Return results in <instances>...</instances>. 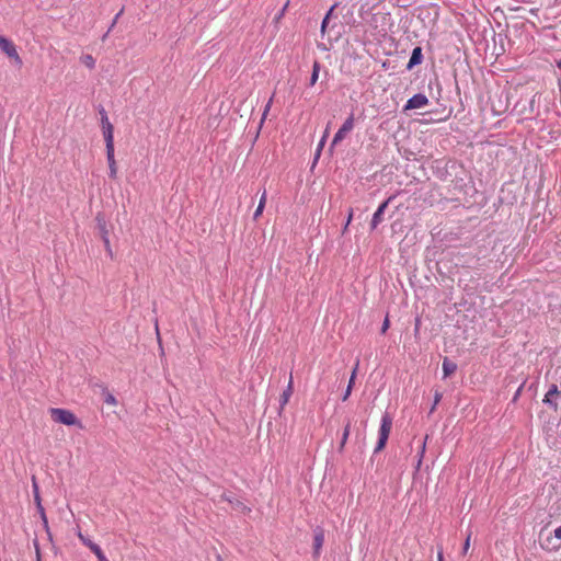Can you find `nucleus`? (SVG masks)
Masks as SVG:
<instances>
[{
	"label": "nucleus",
	"instance_id": "16",
	"mask_svg": "<svg viewBox=\"0 0 561 561\" xmlns=\"http://www.w3.org/2000/svg\"><path fill=\"white\" fill-rule=\"evenodd\" d=\"M321 69V65L319 61H314L312 66V73L310 78V85H314L319 78V72Z\"/></svg>",
	"mask_w": 561,
	"mask_h": 561
},
{
	"label": "nucleus",
	"instance_id": "33",
	"mask_svg": "<svg viewBox=\"0 0 561 561\" xmlns=\"http://www.w3.org/2000/svg\"><path fill=\"white\" fill-rule=\"evenodd\" d=\"M352 218H353V209H351L350 213H348V217H347V221H346V225L344 227V230L347 229L350 222L352 221Z\"/></svg>",
	"mask_w": 561,
	"mask_h": 561
},
{
	"label": "nucleus",
	"instance_id": "2",
	"mask_svg": "<svg viewBox=\"0 0 561 561\" xmlns=\"http://www.w3.org/2000/svg\"><path fill=\"white\" fill-rule=\"evenodd\" d=\"M391 428L392 419L388 413H385L381 417V424L378 431V442L374 450L375 454L380 453L386 447Z\"/></svg>",
	"mask_w": 561,
	"mask_h": 561
},
{
	"label": "nucleus",
	"instance_id": "20",
	"mask_svg": "<svg viewBox=\"0 0 561 561\" xmlns=\"http://www.w3.org/2000/svg\"><path fill=\"white\" fill-rule=\"evenodd\" d=\"M81 60H82L83 65L87 66L88 68H90V69L94 68L95 60L91 55H84L81 58Z\"/></svg>",
	"mask_w": 561,
	"mask_h": 561
},
{
	"label": "nucleus",
	"instance_id": "38",
	"mask_svg": "<svg viewBox=\"0 0 561 561\" xmlns=\"http://www.w3.org/2000/svg\"><path fill=\"white\" fill-rule=\"evenodd\" d=\"M42 522H43V525H44L45 529L48 530V519H47V517H45V519H42Z\"/></svg>",
	"mask_w": 561,
	"mask_h": 561
},
{
	"label": "nucleus",
	"instance_id": "31",
	"mask_svg": "<svg viewBox=\"0 0 561 561\" xmlns=\"http://www.w3.org/2000/svg\"><path fill=\"white\" fill-rule=\"evenodd\" d=\"M440 399H442V393H440V392H438V391H436V392H435V398H434V405H433V408H432V411L435 409L436 404H438V402L440 401Z\"/></svg>",
	"mask_w": 561,
	"mask_h": 561
},
{
	"label": "nucleus",
	"instance_id": "22",
	"mask_svg": "<svg viewBox=\"0 0 561 561\" xmlns=\"http://www.w3.org/2000/svg\"><path fill=\"white\" fill-rule=\"evenodd\" d=\"M104 402L108 405H116V403H117L115 397L110 392L105 393Z\"/></svg>",
	"mask_w": 561,
	"mask_h": 561
},
{
	"label": "nucleus",
	"instance_id": "28",
	"mask_svg": "<svg viewBox=\"0 0 561 561\" xmlns=\"http://www.w3.org/2000/svg\"><path fill=\"white\" fill-rule=\"evenodd\" d=\"M36 508L41 515V519H45V517H47V516H46L44 506L42 504H39V505H36Z\"/></svg>",
	"mask_w": 561,
	"mask_h": 561
},
{
	"label": "nucleus",
	"instance_id": "19",
	"mask_svg": "<svg viewBox=\"0 0 561 561\" xmlns=\"http://www.w3.org/2000/svg\"><path fill=\"white\" fill-rule=\"evenodd\" d=\"M428 438V435L425 436L422 445H421V448H420V451H419V461H417V468L421 466L422 461H423V457H424V454H425V449H426V440Z\"/></svg>",
	"mask_w": 561,
	"mask_h": 561
},
{
	"label": "nucleus",
	"instance_id": "8",
	"mask_svg": "<svg viewBox=\"0 0 561 561\" xmlns=\"http://www.w3.org/2000/svg\"><path fill=\"white\" fill-rule=\"evenodd\" d=\"M391 201V197H389L387 201H385L382 204L379 205L375 214L373 215L371 221H370V228L374 230L377 228V226L382 221V215L388 207L389 202Z\"/></svg>",
	"mask_w": 561,
	"mask_h": 561
},
{
	"label": "nucleus",
	"instance_id": "6",
	"mask_svg": "<svg viewBox=\"0 0 561 561\" xmlns=\"http://www.w3.org/2000/svg\"><path fill=\"white\" fill-rule=\"evenodd\" d=\"M428 104V99L424 94H415L409 99L404 105V111L422 108Z\"/></svg>",
	"mask_w": 561,
	"mask_h": 561
},
{
	"label": "nucleus",
	"instance_id": "7",
	"mask_svg": "<svg viewBox=\"0 0 561 561\" xmlns=\"http://www.w3.org/2000/svg\"><path fill=\"white\" fill-rule=\"evenodd\" d=\"M324 543V531L321 528L316 529L313 536V558L318 559Z\"/></svg>",
	"mask_w": 561,
	"mask_h": 561
},
{
	"label": "nucleus",
	"instance_id": "14",
	"mask_svg": "<svg viewBox=\"0 0 561 561\" xmlns=\"http://www.w3.org/2000/svg\"><path fill=\"white\" fill-rule=\"evenodd\" d=\"M265 203H266V191L263 192V194L260 198L259 205L254 211V215H253L254 220H257V218L263 214Z\"/></svg>",
	"mask_w": 561,
	"mask_h": 561
},
{
	"label": "nucleus",
	"instance_id": "25",
	"mask_svg": "<svg viewBox=\"0 0 561 561\" xmlns=\"http://www.w3.org/2000/svg\"><path fill=\"white\" fill-rule=\"evenodd\" d=\"M334 7H332L330 9V11L327 13V15L324 16L323 21H322V24H321V32L324 33L325 32V28H327V25H328V22H329V18L333 11Z\"/></svg>",
	"mask_w": 561,
	"mask_h": 561
},
{
	"label": "nucleus",
	"instance_id": "23",
	"mask_svg": "<svg viewBox=\"0 0 561 561\" xmlns=\"http://www.w3.org/2000/svg\"><path fill=\"white\" fill-rule=\"evenodd\" d=\"M358 366H359V362L357 360L355 366H354V368H353V370H352L351 378H350V381H348V385H351L352 387L355 383V378H356V375H357Z\"/></svg>",
	"mask_w": 561,
	"mask_h": 561
},
{
	"label": "nucleus",
	"instance_id": "32",
	"mask_svg": "<svg viewBox=\"0 0 561 561\" xmlns=\"http://www.w3.org/2000/svg\"><path fill=\"white\" fill-rule=\"evenodd\" d=\"M327 136H328V129L325 130L323 138L321 139V141L319 144L318 152H320V150L322 149Z\"/></svg>",
	"mask_w": 561,
	"mask_h": 561
},
{
	"label": "nucleus",
	"instance_id": "27",
	"mask_svg": "<svg viewBox=\"0 0 561 561\" xmlns=\"http://www.w3.org/2000/svg\"><path fill=\"white\" fill-rule=\"evenodd\" d=\"M389 327H390V321H389V318L386 317V319L383 320L382 327H381V333H386L387 330L389 329Z\"/></svg>",
	"mask_w": 561,
	"mask_h": 561
},
{
	"label": "nucleus",
	"instance_id": "1",
	"mask_svg": "<svg viewBox=\"0 0 561 561\" xmlns=\"http://www.w3.org/2000/svg\"><path fill=\"white\" fill-rule=\"evenodd\" d=\"M48 412L51 420L56 423L64 424L67 426L82 427V424L77 417V415L70 410L61 408H50Z\"/></svg>",
	"mask_w": 561,
	"mask_h": 561
},
{
	"label": "nucleus",
	"instance_id": "17",
	"mask_svg": "<svg viewBox=\"0 0 561 561\" xmlns=\"http://www.w3.org/2000/svg\"><path fill=\"white\" fill-rule=\"evenodd\" d=\"M91 551L95 554L99 561H108L99 545L92 547Z\"/></svg>",
	"mask_w": 561,
	"mask_h": 561
},
{
	"label": "nucleus",
	"instance_id": "11",
	"mask_svg": "<svg viewBox=\"0 0 561 561\" xmlns=\"http://www.w3.org/2000/svg\"><path fill=\"white\" fill-rule=\"evenodd\" d=\"M422 58H423L422 48L420 46H417V47H415L412 50V55H411L410 60H409V62L407 65V69L411 70L416 65H420L422 62Z\"/></svg>",
	"mask_w": 561,
	"mask_h": 561
},
{
	"label": "nucleus",
	"instance_id": "39",
	"mask_svg": "<svg viewBox=\"0 0 561 561\" xmlns=\"http://www.w3.org/2000/svg\"><path fill=\"white\" fill-rule=\"evenodd\" d=\"M557 66L561 69V59L557 61Z\"/></svg>",
	"mask_w": 561,
	"mask_h": 561
},
{
	"label": "nucleus",
	"instance_id": "24",
	"mask_svg": "<svg viewBox=\"0 0 561 561\" xmlns=\"http://www.w3.org/2000/svg\"><path fill=\"white\" fill-rule=\"evenodd\" d=\"M470 540H471V533H469L467 535V538H466V540L463 542L462 552H461L463 556L467 554V552H468V550L470 548Z\"/></svg>",
	"mask_w": 561,
	"mask_h": 561
},
{
	"label": "nucleus",
	"instance_id": "21",
	"mask_svg": "<svg viewBox=\"0 0 561 561\" xmlns=\"http://www.w3.org/2000/svg\"><path fill=\"white\" fill-rule=\"evenodd\" d=\"M558 394H559V391H558L557 386H552V388L546 393L543 401L549 403V402H551L552 397L558 396Z\"/></svg>",
	"mask_w": 561,
	"mask_h": 561
},
{
	"label": "nucleus",
	"instance_id": "10",
	"mask_svg": "<svg viewBox=\"0 0 561 561\" xmlns=\"http://www.w3.org/2000/svg\"><path fill=\"white\" fill-rule=\"evenodd\" d=\"M106 156L110 168V176L114 179L117 173L116 162L114 159V146H106Z\"/></svg>",
	"mask_w": 561,
	"mask_h": 561
},
{
	"label": "nucleus",
	"instance_id": "9",
	"mask_svg": "<svg viewBox=\"0 0 561 561\" xmlns=\"http://www.w3.org/2000/svg\"><path fill=\"white\" fill-rule=\"evenodd\" d=\"M293 391H294V380H293V375L290 374L288 385L279 398L280 411H283L284 408L286 407V404L289 402Z\"/></svg>",
	"mask_w": 561,
	"mask_h": 561
},
{
	"label": "nucleus",
	"instance_id": "12",
	"mask_svg": "<svg viewBox=\"0 0 561 561\" xmlns=\"http://www.w3.org/2000/svg\"><path fill=\"white\" fill-rule=\"evenodd\" d=\"M457 370V365L456 363L451 362L450 359H448L447 357L444 358L443 360V373H444V378H447L449 377L450 375H453L455 371Z\"/></svg>",
	"mask_w": 561,
	"mask_h": 561
},
{
	"label": "nucleus",
	"instance_id": "37",
	"mask_svg": "<svg viewBox=\"0 0 561 561\" xmlns=\"http://www.w3.org/2000/svg\"><path fill=\"white\" fill-rule=\"evenodd\" d=\"M420 324H421V320H420V318H417V319H416V321H415V333H417V332H419V330H420Z\"/></svg>",
	"mask_w": 561,
	"mask_h": 561
},
{
	"label": "nucleus",
	"instance_id": "15",
	"mask_svg": "<svg viewBox=\"0 0 561 561\" xmlns=\"http://www.w3.org/2000/svg\"><path fill=\"white\" fill-rule=\"evenodd\" d=\"M32 488H33L35 504L36 505L42 504V499L39 495V486H38L35 476L32 477Z\"/></svg>",
	"mask_w": 561,
	"mask_h": 561
},
{
	"label": "nucleus",
	"instance_id": "36",
	"mask_svg": "<svg viewBox=\"0 0 561 561\" xmlns=\"http://www.w3.org/2000/svg\"><path fill=\"white\" fill-rule=\"evenodd\" d=\"M437 561H444V557H443V550L442 548L438 549V552H437Z\"/></svg>",
	"mask_w": 561,
	"mask_h": 561
},
{
	"label": "nucleus",
	"instance_id": "30",
	"mask_svg": "<svg viewBox=\"0 0 561 561\" xmlns=\"http://www.w3.org/2000/svg\"><path fill=\"white\" fill-rule=\"evenodd\" d=\"M352 389H353V387H352L351 385H347V388H346V390H345V393H344V396H343V398H342V400H343V401H346V400L348 399V397H350V396H351V393H352Z\"/></svg>",
	"mask_w": 561,
	"mask_h": 561
},
{
	"label": "nucleus",
	"instance_id": "26",
	"mask_svg": "<svg viewBox=\"0 0 561 561\" xmlns=\"http://www.w3.org/2000/svg\"><path fill=\"white\" fill-rule=\"evenodd\" d=\"M271 104H272V100H270V102L265 105L261 123H263L264 119L266 118V116H267V114L270 112V108H271Z\"/></svg>",
	"mask_w": 561,
	"mask_h": 561
},
{
	"label": "nucleus",
	"instance_id": "29",
	"mask_svg": "<svg viewBox=\"0 0 561 561\" xmlns=\"http://www.w3.org/2000/svg\"><path fill=\"white\" fill-rule=\"evenodd\" d=\"M36 508L41 515V519H45V517H47V516H46L44 506L42 504H39V505H36Z\"/></svg>",
	"mask_w": 561,
	"mask_h": 561
},
{
	"label": "nucleus",
	"instance_id": "5",
	"mask_svg": "<svg viewBox=\"0 0 561 561\" xmlns=\"http://www.w3.org/2000/svg\"><path fill=\"white\" fill-rule=\"evenodd\" d=\"M354 128V115H350L345 122L343 123V125L340 127V129L335 133L334 137H333V140H332V146H335L337 145L339 142H341L345 136L347 135V133H350L352 129Z\"/></svg>",
	"mask_w": 561,
	"mask_h": 561
},
{
	"label": "nucleus",
	"instance_id": "35",
	"mask_svg": "<svg viewBox=\"0 0 561 561\" xmlns=\"http://www.w3.org/2000/svg\"><path fill=\"white\" fill-rule=\"evenodd\" d=\"M554 537L561 539V525L554 529Z\"/></svg>",
	"mask_w": 561,
	"mask_h": 561
},
{
	"label": "nucleus",
	"instance_id": "13",
	"mask_svg": "<svg viewBox=\"0 0 561 561\" xmlns=\"http://www.w3.org/2000/svg\"><path fill=\"white\" fill-rule=\"evenodd\" d=\"M350 434H351V422L347 421V423L345 424V426L343 428L342 438H341V442L339 445V451L342 453L344 450V447L348 440Z\"/></svg>",
	"mask_w": 561,
	"mask_h": 561
},
{
	"label": "nucleus",
	"instance_id": "18",
	"mask_svg": "<svg viewBox=\"0 0 561 561\" xmlns=\"http://www.w3.org/2000/svg\"><path fill=\"white\" fill-rule=\"evenodd\" d=\"M78 537L81 540V542L87 546L90 550H92V547H95L96 543L92 542L88 537H85L81 531H78Z\"/></svg>",
	"mask_w": 561,
	"mask_h": 561
},
{
	"label": "nucleus",
	"instance_id": "3",
	"mask_svg": "<svg viewBox=\"0 0 561 561\" xmlns=\"http://www.w3.org/2000/svg\"><path fill=\"white\" fill-rule=\"evenodd\" d=\"M0 49L19 67L22 66L23 61L20 57L16 46L14 43L4 36L0 35Z\"/></svg>",
	"mask_w": 561,
	"mask_h": 561
},
{
	"label": "nucleus",
	"instance_id": "4",
	"mask_svg": "<svg viewBox=\"0 0 561 561\" xmlns=\"http://www.w3.org/2000/svg\"><path fill=\"white\" fill-rule=\"evenodd\" d=\"M102 130L106 146H114V127L111 124L108 116L104 108L100 111Z\"/></svg>",
	"mask_w": 561,
	"mask_h": 561
},
{
	"label": "nucleus",
	"instance_id": "34",
	"mask_svg": "<svg viewBox=\"0 0 561 561\" xmlns=\"http://www.w3.org/2000/svg\"><path fill=\"white\" fill-rule=\"evenodd\" d=\"M104 243H105V247H106V251L112 255V250H111V247H110V241L106 237H104Z\"/></svg>",
	"mask_w": 561,
	"mask_h": 561
}]
</instances>
